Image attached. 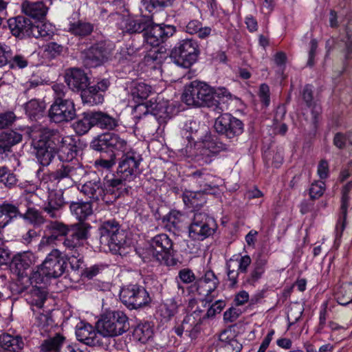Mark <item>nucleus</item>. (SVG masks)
<instances>
[{"mask_svg":"<svg viewBox=\"0 0 352 352\" xmlns=\"http://www.w3.org/2000/svg\"><path fill=\"white\" fill-rule=\"evenodd\" d=\"M352 189V181L346 183L342 189V197H341V206L340 210H342V213L346 214V210L349 207V192Z\"/></svg>","mask_w":352,"mask_h":352,"instance_id":"nucleus-58","label":"nucleus"},{"mask_svg":"<svg viewBox=\"0 0 352 352\" xmlns=\"http://www.w3.org/2000/svg\"><path fill=\"white\" fill-rule=\"evenodd\" d=\"M148 21L142 19H127L124 23V31L129 34L145 32L148 27Z\"/></svg>","mask_w":352,"mask_h":352,"instance_id":"nucleus-50","label":"nucleus"},{"mask_svg":"<svg viewBox=\"0 0 352 352\" xmlns=\"http://www.w3.org/2000/svg\"><path fill=\"white\" fill-rule=\"evenodd\" d=\"M302 98L307 107H312L314 105L313 87L310 85H306L302 92Z\"/></svg>","mask_w":352,"mask_h":352,"instance_id":"nucleus-62","label":"nucleus"},{"mask_svg":"<svg viewBox=\"0 0 352 352\" xmlns=\"http://www.w3.org/2000/svg\"><path fill=\"white\" fill-rule=\"evenodd\" d=\"M45 108V103L36 99L30 100L25 105V112L31 118L41 114Z\"/></svg>","mask_w":352,"mask_h":352,"instance_id":"nucleus-54","label":"nucleus"},{"mask_svg":"<svg viewBox=\"0 0 352 352\" xmlns=\"http://www.w3.org/2000/svg\"><path fill=\"white\" fill-rule=\"evenodd\" d=\"M97 329L103 339L122 335L129 329L128 317L121 311L108 312L98 321Z\"/></svg>","mask_w":352,"mask_h":352,"instance_id":"nucleus-4","label":"nucleus"},{"mask_svg":"<svg viewBox=\"0 0 352 352\" xmlns=\"http://www.w3.org/2000/svg\"><path fill=\"white\" fill-rule=\"evenodd\" d=\"M191 177L192 179L199 184V191L205 193L211 189L212 183L210 179H212V175L210 174H204L201 171L197 170L194 172L191 175Z\"/></svg>","mask_w":352,"mask_h":352,"instance_id":"nucleus-51","label":"nucleus"},{"mask_svg":"<svg viewBox=\"0 0 352 352\" xmlns=\"http://www.w3.org/2000/svg\"><path fill=\"white\" fill-rule=\"evenodd\" d=\"M204 318L202 311L196 310L186 316L179 326L175 327V332L179 336H182L185 332L190 338L194 339L200 331V326Z\"/></svg>","mask_w":352,"mask_h":352,"instance_id":"nucleus-21","label":"nucleus"},{"mask_svg":"<svg viewBox=\"0 0 352 352\" xmlns=\"http://www.w3.org/2000/svg\"><path fill=\"white\" fill-rule=\"evenodd\" d=\"M148 27L144 33V38L147 44L158 46L168 37L173 35L175 28L170 25L155 24L148 21Z\"/></svg>","mask_w":352,"mask_h":352,"instance_id":"nucleus-16","label":"nucleus"},{"mask_svg":"<svg viewBox=\"0 0 352 352\" xmlns=\"http://www.w3.org/2000/svg\"><path fill=\"white\" fill-rule=\"evenodd\" d=\"M80 190L93 201L104 200L106 195L105 185L96 173L88 175L87 180L80 188Z\"/></svg>","mask_w":352,"mask_h":352,"instance_id":"nucleus-19","label":"nucleus"},{"mask_svg":"<svg viewBox=\"0 0 352 352\" xmlns=\"http://www.w3.org/2000/svg\"><path fill=\"white\" fill-rule=\"evenodd\" d=\"M67 263L62 257L61 252L53 249L46 256L41 264L43 273L47 278H57L65 272Z\"/></svg>","mask_w":352,"mask_h":352,"instance_id":"nucleus-15","label":"nucleus"},{"mask_svg":"<svg viewBox=\"0 0 352 352\" xmlns=\"http://www.w3.org/2000/svg\"><path fill=\"white\" fill-rule=\"evenodd\" d=\"M173 246V243L167 234H157L151 240L148 252L161 264L173 266L176 264Z\"/></svg>","mask_w":352,"mask_h":352,"instance_id":"nucleus-5","label":"nucleus"},{"mask_svg":"<svg viewBox=\"0 0 352 352\" xmlns=\"http://www.w3.org/2000/svg\"><path fill=\"white\" fill-rule=\"evenodd\" d=\"M325 184L322 181H316L311 184L309 188V195L312 199L320 198L324 192Z\"/></svg>","mask_w":352,"mask_h":352,"instance_id":"nucleus-59","label":"nucleus"},{"mask_svg":"<svg viewBox=\"0 0 352 352\" xmlns=\"http://www.w3.org/2000/svg\"><path fill=\"white\" fill-rule=\"evenodd\" d=\"M39 236L40 234L37 230L30 228L22 234L21 241L24 245H32L38 241Z\"/></svg>","mask_w":352,"mask_h":352,"instance_id":"nucleus-57","label":"nucleus"},{"mask_svg":"<svg viewBox=\"0 0 352 352\" xmlns=\"http://www.w3.org/2000/svg\"><path fill=\"white\" fill-rule=\"evenodd\" d=\"M142 161V155L133 149L122 153L119 160L117 173L123 179L131 180L140 174V165Z\"/></svg>","mask_w":352,"mask_h":352,"instance_id":"nucleus-11","label":"nucleus"},{"mask_svg":"<svg viewBox=\"0 0 352 352\" xmlns=\"http://www.w3.org/2000/svg\"><path fill=\"white\" fill-rule=\"evenodd\" d=\"M94 126L101 129H113L118 125L117 120L113 117L102 111H91Z\"/></svg>","mask_w":352,"mask_h":352,"instance_id":"nucleus-38","label":"nucleus"},{"mask_svg":"<svg viewBox=\"0 0 352 352\" xmlns=\"http://www.w3.org/2000/svg\"><path fill=\"white\" fill-rule=\"evenodd\" d=\"M219 285V280L212 270H208L204 276L197 279L195 286L199 295L208 297L213 292Z\"/></svg>","mask_w":352,"mask_h":352,"instance_id":"nucleus-27","label":"nucleus"},{"mask_svg":"<svg viewBox=\"0 0 352 352\" xmlns=\"http://www.w3.org/2000/svg\"><path fill=\"white\" fill-rule=\"evenodd\" d=\"M65 341L63 336L56 333L53 338L45 340L40 346V350L42 352H60Z\"/></svg>","mask_w":352,"mask_h":352,"instance_id":"nucleus-42","label":"nucleus"},{"mask_svg":"<svg viewBox=\"0 0 352 352\" xmlns=\"http://www.w3.org/2000/svg\"><path fill=\"white\" fill-rule=\"evenodd\" d=\"M12 52L10 49V47L6 45L0 43V67H3L6 65L10 58H12Z\"/></svg>","mask_w":352,"mask_h":352,"instance_id":"nucleus-64","label":"nucleus"},{"mask_svg":"<svg viewBox=\"0 0 352 352\" xmlns=\"http://www.w3.org/2000/svg\"><path fill=\"white\" fill-rule=\"evenodd\" d=\"M215 131L230 140L237 138L244 131L243 122L230 113L219 116L214 122Z\"/></svg>","mask_w":352,"mask_h":352,"instance_id":"nucleus-13","label":"nucleus"},{"mask_svg":"<svg viewBox=\"0 0 352 352\" xmlns=\"http://www.w3.org/2000/svg\"><path fill=\"white\" fill-rule=\"evenodd\" d=\"M80 251V250L69 251L72 256L69 258V262L71 268L74 271H78L82 263V256H81Z\"/></svg>","mask_w":352,"mask_h":352,"instance_id":"nucleus-63","label":"nucleus"},{"mask_svg":"<svg viewBox=\"0 0 352 352\" xmlns=\"http://www.w3.org/2000/svg\"><path fill=\"white\" fill-rule=\"evenodd\" d=\"M219 345L226 352H240L242 344L230 331L225 330L219 335Z\"/></svg>","mask_w":352,"mask_h":352,"instance_id":"nucleus-35","label":"nucleus"},{"mask_svg":"<svg viewBox=\"0 0 352 352\" xmlns=\"http://www.w3.org/2000/svg\"><path fill=\"white\" fill-rule=\"evenodd\" d=\"M112 54V47L106 42L97 43L82 52L83 65L87 68H95L108 61Z\"/></svg>","mask_w":352,"mask_h":352,"instance_id":"nucleus-9","label":"nucleus"},{"mask_svg":"<svg viewBox=\"0 0 352 352\" xmlns=\"http://www.w3.org/2000/svg\"><path fill=\"white\" fill-rule=\"evenodd\" d=\"M186 32L190 34H197L200 38H206L210 35L211 28L203 26L198 20L190 21L186 26Z\"/></svg>","mask_w":352,"mask_h":352,"instance_id":"nucleus-46","label":"nucleus"},{"mask_svg":"<svg viewBox=\"0 0 352 352\" xmlns=\"http://www.w3.org/2000/svg\"><path fill=\"white\" fill-rule=\"evenodd\" d=\"M21 210L19 205L4 202L0 205V228H5L13 219L19 217Z\"/></svg>","mask_w":352,"mask_h":352,"instance_id":"nucleus-32","label":"nucleus"},{"mask_svg":"<svg viewBox=\"0 0 352 352\" xmlns=\"http://www.w3.org/2000/svg\"><path fill=\"white\" fill-rule=\"evenodd\" d=\"M153 327L148 322L138 324L133 331L134 338L142 343L148 342L153 337Z\"/></svg>","mask_w":352,"mask_h":352,"instance_id":"nucleus-47","label":"nucleus"},{"mask_svg":"<svg viewBox=\"0 0 352 352\" xmlns=\"http://www.w3.org/2000/svg\"><path fill=\"white\" fill-rule=\"evenodd\" d=\"M20 133L8 130L0 133V155L12 152V148L22 141Z\"/></svg>","mask_w":352,"mask_h":352,"instance_id":"nucleus-30","label":"nucleus"},{"mask_svg":"<svg viewBox=\"0 0 352 352\" xmlns=\"http://www.w3.org/2000/svg\"><path fill=\"white\" fill-rule=\"evenodd\" d=\"M46 230L48 235L43 237L40 245L42 244H56L57 241H63V239L68 236L69 227L61 221H52L46 226Z\"/></svg>","mask_w":352,"mask_h":352,"instance_id":"nucleus-23","label":"nucleus"},{"mask_svg":"<svg viewBox=\"0 0 352 352\" xmlns=\"http://www.w3.org/2000/svg\"><path fill=\"white\" fill-rule=\"evenodd\" d=\"M92 126H94V122L91 111L83 113L82 118L73 124L74 131L79 135L87 133Z\"/></svg>","mask_w":352,"mask_h":352,"instance_id":"nucleus-45","label":"nucleus"},{"mask_svg":"<svg viewBox=\"0 0 352 352\" xmlns=\"http://www.w3.org/2000/svg\"><path fill=\"white\" fill-rule=\"evenodd\" d=\"M8 64L10 65L11 68L18 67L23 69L28 65V60L22 54H12Z\"/></svg>","mask_w":352,"mask_h":352,"instance_id":"nucleus-60","label":"nucleus"},{"mask_svg":"<svg viewBox=\"0 0 352 352\" xmlns=\"http://www.w3.org/2000/svg\"><path fill=\"white\" fill-rule=\"evenodd\" d=\"M19 217L28 221L34 227H40L45 222L42 212L34 207H28L25 212H21Z\"/></svg>","mask_w":352,"mask_h":352,"instance_id":"nucleus-41","label":"nucleus"},{"mask_svg":"<svg viewBox=\"0 0 352 352\" xmlns=\"http://www.w3.org/2000/svg\"><path fill=\"white\" fill-rule=\"evenodd\" d=\"M199 53L197 41L192 39H185L172 50L170 58L176 65L189 68L197 60Z\"/></svg>","mask_w":352,"mask_h":352,"instance_id":"nucleus-8","label":"nucleus"},{"mask_svg":"<svg viewBox=\"0 0 352 352\" xmlns=\"http://www.w3.org/2000/svg\"><path fill=\"white\" fill-rule=\"evenodd\" d=\"M183 101L188 105L214 107L212 88L204 82L194 80L185 87Z\"/></svg>","mask_w":352,"mask_h":352,"instance_id":"nucleus-3","label":"nucleus"},{"mask_svg":"<svg viewBox=\"0 0 352 352\" xmlns=\"http://www.w3.org/2000/svg\"><path fill=\"white\" fill-rule=\"evenodd\" d=\"M69 234L63 241V245L66 250H80L84 242L90 235L91 226L89 223L80 222L69 226Z\"/></svg>","mask_w":352,"mask_h":352,"instance_id":"nucleus-12","label":"nucleus"},{"mask_svg":"<svg viewBox=\"0 0 352 352\" xmlns=\"http://www.w3.org/2000/svg\"><path fill=\"white\" fill-rule=\"evenodd\" d=\"M77 340L88 346H103V338L88 323L80 322L76 329Z\"/></svg>","mask_w":352,"mask_h":352,"instance_id":"nucleus-22","label":"nucleus"},{"mask_svg":"<svg viewBox=\"0 0 352 352\" xmlns=\"http://www.w3.org/2000/svg\"><path fill=\"white\" fill-rule=\"evenodd\" d=\"M24 346L23 340L20 336H13L8 333L0 336V347L8 351L16 352Z\"/></svg>","mask_w":352,"mask_h":352,"instance_id":"nucleus-37","label":"nucleus"},{"mask_svg":"<svg viewBox=\"0 0 352 352\" xmlns=\"http://www.w3.org/2000/svg\"><path fill=\"white\" fill-rule=\"evenodd\" d=\"M29 33H30V37H41L44 38H49L53 34V32L49 28V25L43 23H38L37 24L32 23Z\"/></svg>","mask_w":352,"mask_h":352,"instance_id":"nucleus-53","label":"nucleus"},{"mask_svg":"<svg viewBox=\"0 0 352 352\" xmlns=\"http://www.w3.org/2000/svg\"><path fill=\"white\" fill-rule=\"evenodd\" d=\"M69 210L73 216L80 222H85L94 212L93 204L88 201H69Z\"/></svg>","mask_w":352,"mask_h":352,"instance_id":"nucleus-29","label":"nucleus"},{"mask_svg":"<svg viewBox=\"0 0 352 352\" xmlns=\"http://www.w3.org/2000/svg\"><path fill=\"white\" fill-rule=\"evenodd\" d=\"M175 0H143L145 8L151 12L154 10H162L171 6Z\"/></svg>","mask_w":352,"mask_h":352,"instance_id":"nucleus-56","label":"nucleus"},{"mask_svg":"<svg viewBox=\"0 0 352 352\" xmlns=\"http://www.w3.org/2000/svg\"><path fill=\"white\" fill-rule=\"evenodd\" d=\"M212 95L214 104L218 109L223 111L227 109L228 102L232 100V94L224 87L218 88L217 90L212 89Z\"/></svg>","mask_w":352,"mask_h":352,"instance_id":"nucleus-43","label":"nucleus"},{"mask_svg":"<svg viewBox=\"0 0 352 352\" xmlns=\"http://www.w3.org/2000/svg\"><path fill=\"white\" fill-rule=\"evenodd\" d=\"M84 173L85 170L80 167H76L69 164H63L56 170L49 174H44L41 181V186H45L49 181L52 179L60 181L65 178H69L72 181L76 182Z\"/></svg>","mask_w":352,"mask_h":352,"instance_id":"nucleus-18","label":"nucleus"},{"mask_svg":"<svg viewBox=\"0 0 352 352\" xmlns=\"http://www.w3.org/2000/svg\"><path fill=\"white\" fill-rule=\"evenodd\" d=\"M44 187L48 190V196L42 209L50 218L58 219L62 215L63 208L69 202L65 200L61 190H50L48 184Z\"/></svg>","mask_w":352,"mask_h":352,"instance_id":"nucleus-17","label":"nucleus"},{"mask_svg":"<svg viewBox=\"0 0 352 352\" xmlns=\"http://www.w3.org/2000/svg\"><path fill=\"white\" fill-rule=\"evenodd\" d=\"M36 151V155L38 161L43 166L50 165L55 155L57 154L56 149H51L47 147L40 146L39 144H32Z\"/></svg>","mask_w":352,"mask_h":352,"instance_id":"nucleus-44","label":"nucleus"},{"mask_svg":"<svg viewBox=\"0 0 352 352\" xmlns=\"http://www.w3.org/2000/svg\"><path fill=\"white\" fill-rule=\"evenodd\" d=\"M0 182L6 186L11 188L16 184L15 175L6 166H0Z\"/></svg>","mask_w":352,"mask_h":352,"instance_id":"nucleus-55","label":"nucleus"},{"mask_svg":"<svg viewBox=\"0 0 352 352\" xmlns=\"http://www.w3.org/2000/svg\"><path fill=\"white\" fill-rule=\"evenodd\" d=\"M48 116L55 123L72 120L76 117L74 102L69 99H55L48 111Z\"/></svg>","mask_w":352,"mask_h":352,"instance_id":"nucleus-14","label":"nucleus"},{"mask_svg":"<svg viewBox=\"0 0 352 352\" xmlns=\"http://www.w3.org/2000/svg\"><path fill=\"white\" fill-rule=\"evenodd\" d=\"M31 137L32 144H39L40 146L51 149H57L58 144L63 138L57 129L47 127L41 128L36 132H32Z\"/></svg>","mask_w":352,"mask_h":352,"instance_id":"nucleus-20","label":"nucleus"},{"mask_svg":"<svg viewBox=\"0 0 352 352\" xmlns=\"http://www.w3.org/2000/svg\"><path fill=\"white\" fill-rule=\"evenodd\" d=\"M94 28V24L85 21L77 20L69 21L67 31L75 36L83 38L90 35Z\"/></svg>","mask_w":352,"mask_h":352,"instance_id":"nucleus-36","label":"nucleus"},{"mask_svg":"<svg viewBox=\"0 0 352 352\" xmlns=\"http://www.w3.org/2000/svg\"><path fill=\"white\" fill-rule=\"evenodd\" d=\"M216 228L214 218L204 212H195L188 228L189 236L193 240L203 241L211 236Z\"/></svg>","mask_w":352,"mask_h":352,"instance_id":"nucleus-6","label":"nucleus"},{"mask_svg":"<svg viewBox=\"0 0 352 352\" xmlns=\"http://www.w3.org/2000/svg\"><path fill=\"white\" fill-rule=\"evenodd\" d=\"M152 92V87L144 82H134L131 87V96L133 100L146 99Z\"/></svg>","mask_w":352,"mask_h":352,"instance_id":"nucleus-52","label":"nucleus"},{"mask_svg":"<svg viewBox=\"0 0 352 352\" xmlns=\"http://www.w3.org/2000/svg\"><path fill=\"white\" fill-rule=\"evenodd\" d=\"M184 204L189 208H192V212H199V209L206 203L205 193L199 190L196 192L186 191L182 195Z\"/></svg>","mask_w":352,"mask_h":352,"instance_id":"nucleus-33","label":"nucleus"},{"mask_svg":"<svg viewBox=\"0 0 352 352\" xmlns=\"http://www.w3.org/2000/svg\"><path fill=\"white\" fill-rule=\"evenodd\" d=\"M120 299L131 310L146 307L151 302L146 289L137 284L122 287L120 292Z\"/></svg>","mask_w":352,"mask_h":352,"instance_id":"nucleus-7","label":"nucleus"},{"mask_svg":"<svg viewBox=\"0 0 352 352\" xmlns=\"http://www.w3.org/2000/svg\"><path fill=\"white\" fill-rule=\"evenodd\" d=\"M267 264V259L261 254L257 256L254 263L253 270L250 272L247 282L254 285L262 276L265 272V266Z\"/></svg>","mask_w":352,"mask_h":352,"instance_id":"nucleus-39","label":"nucleus"},{"mask_svg":"<svg viewBox=\"0 0 352 352\" xmlns=\"http://www.w3.org/2000/svg\"><path fill=\"white\" fill-rule=\"evenodd\" d=\"M47 292L42 286H33L29 294V302L32 305L41 308L47 298Z\"/></svg>","mask_w":352,"mask_h":352,"instance_id":"nucleus-48","label":"nucleus"},{"mask_svg":"<svg viewBox=\"0 0 352 352\" xmlns=\"http://www.w3.org/2000/svg\"><path fill=\"white\" fill-rule=\"evenodd\" d=\"M228 146L210 137L203 141L187 144L185 148L179 149L182 155L193 160L200 166L211 163L222 151H227Z\"/></svg>","mask_w":352,"mask_h":352,"instance_id":"nucleus-2","label":"nucleus"},{"mask_svg":"<svg viewBox=\"0 0 352 352\" xmlns=\"http://www.w3.org/2000/svg\"><path fill=\"white\" fill-rule=\"evenodd\" d=\"M36 258L30 251L23 252L13 257L11 267L19 274L36 263Z\"/></svg>","mask_w":352,"mask_h":352,"instance_id":"nucleus-31","label":"nucleus"},{"mask_svg":"<svg viewBox=\"0 0 352 352\" xmlns=\"http://www.w3.org/2000/svg\"><path fill=\"white\" fill-rule=\"evenodd\" d=\"M59 158L63 161H72L77 155V146L71 136H63L56 149Z\"/></svg>","mask_w":352,"mask_h":352,"instance_id":"nucleus-28","label":"nucleus"},{"mask_svg":"<svg viewBox=\"0 0 352 352\" xmlns=\"http://www.w3.org/2000/svg\"><path fill=\"white\" fill-rule=\"evenodd\" d=\"M184 131L189 142L188 144H192L190 141L196 143L212 137L210 130L206 124H201L199 122L192 120H188L185 123Z\"/></svg>","mask_w":352,"mask_h":352,"instance_id":"nucleus-24","label":"nucleus"},{"mask_svg":"<svg viewBox=\"0 0 352 352\" xmlns=\"http://www.w3.org/2000/svg\"><path fill=\"white\" fill-rule=\"evenodd\" d=\"M8 25L12 34L16 37H30L32 23L24 16H17L9 19L7 21Z\"/></svg>","mask_w":352,"mask_h":352,"instance_id":"nucleus-26","label":"nucleus"},{"mask_svg":"<svg viewBox=\"0 0 352 352\" xmlns=\"http://www.w3.org/2000/svg\"><path fill=\"white\" fill-rule=\"evenodd\" d=\"M178 308L175 299H167L160 307V316L165 321H168L177 313Z\"/></svg>","mask_w":352,"mask_h":352,"instance_id":"nucleus-49","label":"nucleus"},{"mask_svg":"<svg viewBox=\"0 0 352 352\" xmlns=\"http://www.w3.org/2000/svg\"><path fill=\"white\" fill-rule=\"evenodd\" d=\"M21 8L26 15L38 20L43 19L47 12V6L41 1L36 2L25 1Z\"/></svg>","mask_w":352,"mask_h":352,"instance_id":"nucleus-34","label":"nucleus"},{"mask_svg":"<svg viewBox=\"0 0 352 352\" xmlns=\"http://www.w3.org/2000/svg\"><path fill=\"white\" fill-rule=\"evenodd\" d=\"M81 98L84 104L94 106L101 104L104 100L103 95L98 91L95 87L85 88L81 91Z\"/></svg>","mask_w":352,"mask_h":352,"instance_id":"nucleus-40","label":"nucleus"},{"mask_svg":"<svg viewBox=\"0 0 352 352\" xmlns=\"http://www.w3.org/2000/svg\"><path fill=\"white\" fill-rule=\"evenodd\" d=\"M46 275L43 273L41 265L37 267L36 270H33L29 276L30 284L33 286H38L44 282Z\"/></svg>","mask_w":352,"mask_h":352,"instance_id":"nucleus-61","label":"nucleus"},{"mask_svg":"<svg viewBox=\"0 0 352 352\" xmlns=\"http://www.w3.org/2000/svg\"><path fill=\"white\" fill-rule=\"evenodd\" d=\"M93 150L100 152L124 153L129 148L126 139L115 133H107L94 138L90 144Z\"/></svg>","mask_w":352,"mask_h":352,"instance_id":"nucleus-10","label":"nucleus"},{"mask_svg":"<svg viewBox=\"0 0 352 352\" xmlns=\"http://www.w3.org/2000/svg\"><path fill=\"white\" fill-rule=\"evenodd\" d=\"M65 81L69 88L74 91H82L89 84V80L85 72L78 68H71L66 71Z\"/></svg>","mask_w":352,"mask_h":352,"instance_id":"nucleus-25","label":"nucleus"},{"mask_svg":"<svg viewBox=\"0 0 352 352\" xmlns=\"http://www.w3.org/2000/svg\"><path fill=\"white\" fill-rule=\"evenodd\" d=\"M100 247L104 252L124 255L126 252V234L118 221L115 219L104 221L98 228Z\"/></svg>","mask_w":352,"mask_h":352,"instance_id":"nucleus-1","label":"nucleus"}]
</instances>
